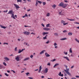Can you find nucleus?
I'll list each match as a JSON object with an SVG mask.
<instances>
[{
  "instance_id": "nucleus-1",
  "label": "nucleus",
  "mask_w": 79,
  "mask_h": 79,
  "mask_svg": "<svg viewBox=\"0 0 79 79\" xmlns=\"http://www.w3.org/2000/svg\"><path fill=\"white\" fill-rule=\"evenodd\" d=\"M66 70L65 69L64 70L65 72V73H66L68 74V75L71 76V73L69 72V69L66 68Z\"/></svg>"
},
{
  "instance_id": "nucleus-2",
  "label": "nucleus",
  "mask_w": 79,
  "mask_h": 79,
  "mask_svg": "<svg viewBox=\"0 0 79 79\" xmlns=\"http://www.w3.org/2000/svg\"><path fill=\"white\" fill-rule=\"evenodd\" d=\"M20 57L19 56V55H17L16 56L15 59L17 61H20Z\"/></svg>"
},
{
  "instance_id": "nucleus-3",
  "label": "nucleus",
  "mask_w": 79,
  "mask_h": 79,
  "mask_svg": "<svg viewBox=\"0 0 79 79\" xmlns=\"http://www.w3.org/2000/svg\"><path fill=\"white\" fill-rule=\"evenodd\" d=\"M61 24H63V26H65V25H66V24H68V23H65V21L63 20H62L61 21Z\"/></svg>"
},
{
  "instance_id": "nucleus-4",
  "label": "nucleus",
  "mask_w": 79,
  "mask_h": 79,
  "mask_svg": "<svg viewBox=\"0 0 79 79\" xmlns=\"http://www.w3.org/2000/svg\"><path fill=\"white\" fill-rule=\"evenodd\" d=\"M23 34H24L25 35H28L30 34V32L27 31H25L23 32Z\"/></svg>"
},
{
  "instance_id": "nucleus-5",
  "label": "nucleus",
  "mask_w": 79,
  "mask_h": 79,
  "mask_svg": "<svg viewBox=\"0 0 79 79\" xmlns=\"http://www.w3.org/2000/svg\"><path fill=\"white\" fill-rule=\"evenodd\" d=\"M46 52V50H43L40 53V55H42V54H44V52Z\"/></svg>"
},
{
  "instance_id": "nucleus-6",
  "label": "nucleus",
  "mask_w": 79,
  "mask_h": 79,
  "mask_svg": "<svg viewBox=\"0 0 79 79\" xmlns=\"http://www.w3.org/2000/svg\"><path fill=\"white\" fill-rule=\"evenodd\" d=\"M53 45L55 46V48H58V46H57V44H56V42L54 43Z\"/></svg>"
},
{
  "instance_id": "nucleus-7",
  "label": "nucleus",
  "mask_w": 79,
  "mask_h": 79,
  "mask_svg": "<svg viewBox=\"0 0 79 79\" xmlns=\"http://www.w3.org/2000/svg\"><path fill=\"white\" fill-rule=\"evenodd\" d=\"M45 55L46 57H49V56H50V55L48 54V53L47 52H46L45 53Z\"/></svg>"
},
{
  "instance_id": "nucleus-8",
  "label": "nucleus",
  "mask_w": 79,
  "mask_h": 79,
  "mask_svg": "<svg viewBox=\"0 0 79 79\" xmlns=\"http://www.w3.org/2000/svg\"><path fill=\"white\" fill-rule=\"evenodd\" d=\"M24 50H25V48L21 50L20 49H19L18 52V53H21V52H23Z\"/></svg>"
},
{
  "instance_id": "nucleus-9",
  "label": "nucleus",
  "mask_w": 79,
  "mask_h": 79,
  "mask_svg": "<svg viewBox=\"0 0 79 79\" xmlns=\"http://www.w3.org/2000/svg\"><path fill=\"white\" fill-rule=\"evenodd\" d=\"M43 29L44 31H49V30H50V28H44Z\"/></svg>"
},
{
  "instance_id": "nucleus-10",
  "label": "nucleus",
  "mask_w": 79,
  "mask_h": 79,
  "mask_svg": "<svg viewBox=\"0 0 79 79\" xmlns=\"http://www.w3.org/2000/svg\"><path fill=\"white\" fill-rule=\"evenodd\" d=\"M14 6H15L16 10H17V9H18V8H19V6H18V5L15 4H14Z\"/></svg>"
},
{
  "instance_id": "nucleus-11",
  "label": "nucleus",
  "mask_w": 79,
  "mask_h": 79,
  "mask_svg": "<svg viewBox=\"0 0 79 79\" xmlns=\"http://www.w3.org/2000/svg\"><path fill=\"white\" fill-rule=\"evenodd\" d=\"M7 14H10V15H12V14H13V10H9Z\"/></svg>"
},
{
  "instance_id": "nucleus-12",
  "label": "nucleus",
  "mask_w": 79,
  "mask_h": 79,
  "mask_svg": "<svg viewBox=\"0 0 79 79\" xmlns=\"http://www.w3.org/2000/svg\"><path fill=\"white\" fill-rule=\"evenodd\" d=\"M68 5L66 4H64V3L63 4V5L62 6V8H65L66 7V6H67Z\"/></svg>"
},
{
  "instance_id": "nucleus-13",
  "label": "nucleus",
  "mask_w": 79,
  "mask_h": 79,
  "mask_svg": "<svg viewBox=\"0 0 79 79\" xmlns=\"http://www.w3.org/2000/svg\"><path fill=\"white\" fill-rule=\"evenodd\" d=\"M63 57L64 59H66V60H67V61H69V59L68 58V57L64 56Z\"/></svg>"
},
{
  "instance_id": "nucleus-14",
  "label": "nucleus",
  "mask_w": 79,
  "mask_h": 79,
  "mask_svg": "<svg viewBox=\"0 0 79 79\" xmlns=\"http://www.w3.org/2000/svg\"><path fill=\"white\" fill-rule=\"evenodd\" d=\"M48 69L47 68L45 69L44 73H47V72H48Z\"/></svg>"
},
{
  "instance_id": "nucleus-15",
  "label": "nucleus",
  "mask_w": 79,
  "mask_h": 79,
  "mask_svg": "<svg viewBox=\"0 0 79 79\" xmlns=\"http://www.w3.org/2000/svg\"><path fill=\"white\" fill-rule=\"evenodd\" d=\"M42 69V65H41L39 67V69L38 71V73H40L41 72V70Z\"/></svg>"
},
{
  "instance_id": "nucleus-16",
  "label": "nucleus",
  "mask_w": 79,
  "mask_h": 79,
  "mask_svg": "<svg viewBox=\"0 0 79 79\" xmlns=\"http://www.w3.org/2000/svg\"><path fill=\"white\" fill-rule=\"evenodd\" d=\"M30 60V58L27 57L24 59L23 61H27V60Z\"/></svg>"
},
{
  "instance_id": "nucleus-17",
  "label": "nucleus",
  "mask_w": 79,
  "mask_h": 79,
  "mask_svg": "<svg viewBox=\"0 0 79 79\" xmlns=\"http://www.w3.org/2000/svg\"><path fill=\"white\" fill-rule=\"evenodd\" d=\"M59 6H62L63 5V2H60L59 5Z\"/></svg>"
},
{
  "instance_id": "nucleus-18",
  "label": "nucleus",
  "mask_w": 79,
  "mask_h": 79,
  "mask_svg": "<svg viewBox=\"0 0 79 79\" xmlns=\"http://www.w3.org/2000/svg\"><path fill=\"white\" fill-rule=\"evenodd\" d=\"M46 34H48V32H44L42 33L43 35H46Z\"/></svg>"
},
{
  "instance_id": "nucleus-19",
  "label": "nucleus",
  "mask_w": 79,
  "mask_h": 79,
  "mask_svg": "<svg viewBox=\"0 0 79 79\" xmlns=\"http://www.w3.org/2000/svg\"><path fill=\"white\" fill-rule=\"evenodd\" d=\"M11 17L12 18H13V19H16V18H15V17L14 14H12Z\"/></svg>"
},
{
  "instance_id": "nucleus-20",
  "label": "nucleus",
  "mask_w": 79,
  "mask_h": 79,
  "mask_svg": "<svg viewBox=\"0 0 79 79\" xmlns=\"http://www.w3.org/2000/svg\"><path fill=\"white\" fill-rule=\"evenodd\" d=\"M4 59L6 61H9L10 60V59L8 58L7 57H5Z\"/></svg>"
},
{
  "instance_id": "nucleus-21",
  "label": "nucleus",
  "mask_w": 79,
  "mask_h": 79,
  "mask_svg": "<svg viewBox=\"0 0 79 79\" xmlns=\"http://www.w3.org/2000/svg\"><path fill=\"white\" fill-rule=\"evenodd\" d=\"M0 26L1 28H3V29H6V27H4L1 25H0Z\"/></svg>"
},
{
  "instance_id": "nucleus-22",
  "label": "nucleus",
  "mask_w": 79,
  "mask_h": 79,
  "mask_svg": "<svg viewBox=\"0 0 79 79\" xmlns=\"http://www.w3.org/2000/svg\"><path fill=\"white\" fill-rule=\"evenodd\" d=\"M59 65V64H58V63H56V64H55V65H54V66H53L54 68H55V67H56L57 66H58Z\"/></svg>"
},
{
  "instance_id": "nucleus-23",
  "label": "nucleus",
  "mask_w": 79,
  "mask_h": 79,
  "mask_svg": "<svg viewBox=\"0 0 79 79\" xmlns=\"http://www.w3.org/2000/svg\"><path fill=\"white\" fill-rule=\"evenodd\" d=\"M50 16V13H48L46 14V16L49 17V16Z\"/></svg>"
},
{
  "instance_id": "nucleus-24",
  "label": "nucleus",
  "mask_w": 79,
  "mask_h": 79,
  "mask_svg": "<svg viewBox=\"0 0 79 79\" xmlns=\"http://www.w3.org/2000/svg\"><path fill=\"white\" fill-rule=\"evenodd\" d=\"M69 52L71 53H73V51L72 50V48H70L69 50Z\"/></svg>"
},
{
  "instance_id": "nucleus-25",
  "label": "nucleus",
  "mask_w": 79,
  "mask_h": 79,
  "mask_svg": "<svg viewBox=\"0 0 79 79\" xmlns=\"http://www.w3.org/2000/svg\"><path fill=\"white\" fill-rule=\"evenodd\" d=\"M38 3H39V2H38V0L36 1V4L35 5V6H37L38 5Z\"/></svg>"
},
{
  "instance_id": "nucleus-26",
  "label": "nucleus",
  "mask_w": 79,
  "mask_h": 79,
  "mask_svg": "<svg viewBox=\"0 0 79 79\" xmlns=\"http://www.w3.org/2000/svg\"><path fill=\"white\" fill-rule=\"evenodd\" d=\"M66 39H67V38H62V39H60V40H66Z\"/></svg>"
},
{
  "instance_id": "nucleus-27",
  "label": "nucleus",
  "mask_w": 79,
  "mask_h": 79,
  "mask_svg": "<svg viewBox=\"0 0 79 79\" xmlns=\"http://www.w3.org/2000/svg\"><path fill=\"white\" fill-rule=\"evenodd\" d=\"M54 35L55 36H58V34L57 33H54Z\"/></svg>"
},
{
  "instance_id": "nucleus-28",
  "label": "nucleus",
  "mask_w": 79,
  "mask_h": 79,
  "mask_svg": "<svg viewBox=\"0 0 79 79\" xmlns=\"http://www.w3.org/2000/svg\"><path fill=\"white\" fill-rule=\"evenodd\" d=\"M63 53H64L65 55H68V52H66L65 51H64Z\"/></svg>"
},
{
  "instance_id": "nucleus-29",
  "label": "nucleus",
  "mask_w": 79,
  "mask_h": 79,
  "mask_svg": "<svg viewBox=\"0 0 79 79\" xmlns=\"http://www.w3.org/2000/svg\"><path fill=\"white\" fill-rule=\"evenodd\" d=\"M50 24L49 23L48 24H47V25H46V27H48L49 26H50Z\"/></svg>"
},
{
  "instance_id": "nucleus-30",
  "label": "nucleus",
  "mask_w": 79,
  "mask_h": 79,
  "mask_svg": "<svg viewBox=\"0 0 79 79\" xmlns=\"http://www.w3.org/2000/svg\"><path fill=\"white\" fill-rule=\"evenodd\" d=\"M68 20L70 21H74V19H68Z\"/></svg>"
},
{
  "instance_id": "nucleus-31",
  "label": "nucleus",
  "mask_w": 79,
  "mask_h": 79,
  "mask_svg": "<svg viewBox=\"0 0 79 79\" xmlns=\"http://www.w3.org/2000/svg\"><path fill=\"white\" fill-rule=\"evenodd\" d=\"M29 74H30V73H29V72H27V73H25V74L27 76H28Z\"/></svg>"
},
{
  "instance_id": "nucleus-32",
  "label": "nucleus",
  "mask_w": 79,
  "mask_h": 79,
  "mask_svg": "<svg viewBox=\"0 0 79 79\" xmlns=\"http://www.w3.org/2000/svg\"><path fill=\"white\" fill-rule=\"evenodd\" d=\"M75 40H76V42H77L78 43H79V40H77V38H75Z\"/></svg>"
},
{
  "instance_id": "nucleus-33",
  "label": "nucleus",
  "mask_w": 79,
  "mask_h": 79,
  "mask_svg": "<svg viewBox=\"0 0 79 79\" xmlns=\"http://www.w3.org/2000/svg\"><path fill=\"white\" fill-rule=\"evenodd\" d=\"M68 35H73V33L69 32L68 33Z\"/></svg>"
},
{
  "instance_id": "nucleus-34",
  "label": "nucleus",
  "mask_w": 79,
  "mask_h": 79,
  "mask_svg": "<svg viewBox=\"0 0 79 79\" xmlns=\"http://www.w3.org/2000/svg\"><path fill=\"white\" fill-rule=\"evenodd\" d=\"M56 6L55 5V4L53 5L52 6V7L53 8H55V7Z\"/></svg>"
},
{
  "instance_id": "nucleus-35",
  "label": "nucleus",
  "mask_w": 79,
  "mask_h": 79,
  "mask_svg": "<svg viewBox=\"0 0 79 79\" xmlns=\"http://www.w3.org/2000/svg\"><path fill=\"white\" fill-rule=\"evenodd\" d=\"M16 0L18 3V2H22V0Z\"/></svg>"
},
{
  "instance_id": "nucleus-36",
  "label": "nucleus",
  "mask_w": 79,
  "mask_h": 79,
  "mask_svg": "<svg viewBox=\"0 0 79 79\" xmlns=\"http://www.w3.org/2000/svg\"><path fill=\"white\" fill-rule=\"evenodd\" d=\"M56 61V59H54L53 60H51V61H52V62H53L54 61Z\"/></svg>"
},
{
  "instance_id": "nucleus-37",
  "label": "nucleus",
  "mask_w": 79,
  "mask_h": 79,
  "mask_svg": "<svg viewBox=\"0 0 79 79\" xmlns=\"http://www.w3.org/2000/svg\"><path fill=\"white\" fill-rule=\"evenodd\" d=\"M70 56H72V57H73L74 56V54L73 53H71Z\"/></svg>"
},
{
  "instance_id": "nucleus-38",
  "label": "nucleus",
  "mask_w": 79,
  "mask_h": 79,
  "mask_svg": "<svg viewBox=\"0 0 79 79\" xmlns=\"http://www.w3.org/2000/svg\"><path fill=\"white\" fill-rule=\"evenodd\" d=\"M3 64H4V66H6V63H5V62H4L3 63Z\"/></svg>"
},
{
  "instance_id": "nucleus-39",
  "label": "nucleus",
  "mask_w": 79,
  "mask_h": 79,
  "mask_svg": "<svg viewBox=\"0 0 79 79\" xmlns=\"http://www.w3.org/2000/svg\"><path fill=\"white\" fill-rule=\"evenodd\" d=\"M15 52L17 51L18 50H17V47H16L15 48Z\"/></svg>"
},
{
  "instance_id": "nucleus-40",
  "label": "nucleus",
  "mask_w": 79,
  "mask_h": 79,
  "mask_svg": "<svg viewBox=\"0 0 79 79\" xmlns=\"http://www.w3.org/2000/svg\"><path fill=\"white\" fill-rule=\"evenodd\" d=\"M43 5H45V4H46V2H43Z\"/></svg>"
},
{
  "instance_id": "nucleus-41",
  "label": "nucleus",
  "mask_w": 79,
  "mask_h": 79,
  "mask_svg": "<svg viewBox=\"0 0 79 79\" xmlns=\"http://www.w3.org/2000/svg\"><path fill=\"white\" fill-rule=\"evenodd\" d=\"M11 71H12V72L14 73H16V72H15V71L13 70H11Z\"/></svg>"
},
{
  "instance_id": "nucleus-42",
  "label": "nucleus",
  "mask_w": 79,
  "mask_h": 79,
  "mask_svg": "<svg viewBox=\"0 0 79 79\" xmlns=\"http://www.w3.org/2000/svg\"><path fill=\"white\" fill-rule=\"evenodd\" d=\"M24 27H31L30 26H26V25H24Z\"/></svg>"
},
{
  "instance_id": "nucleus-43",
  "label": "nucleus",
  "mask_w": 79,
  "mask_h": 79,
  "mask_svg": "<svg viewBox=\"0 0 79 79\" xmlns=\"http://www.w3.org/2000/svg\"><path fill=\"white\" fill-rule=\"evenodd\" d=\"M47 64L48 66H50V63H48Z\"/></svg>"
},
{
  "instance_id": "nucleus-44",
  "label": "nucleus",
  "mask_w": 79,
  "mask_h": 79,
  "mask_svg": "<svg viewBox=\"0 0 79 79\" xmlns=\"http://www.w3.org/2000/svg\"><path fill=\"white\" fill-rule=\"evenodd\" d=\"M59 76H61L62 77H63V74H61V75H59Z\"/></svg>"
},
{
  "instance_id": "nucleus-45",
  "label": "nucleus",
  "mask_w": 79,
  "mask_h": 79,
  "mask_svg": "<svg viewBox=\"0 0 79 79\" xmlns=\"http://www.w3.org/2000/svg\"><path fill=\"white\" fill-rule=\"evenodd\" d=\"M34 56H33V55H31V56H30V58H33V57Z\"/></svg>"
},
{
  "instance_id": "nucleus-46",
  "label": "nucleus",
  "mask_w": 79,
  "mask_h": 79,
  "mask_svg": "<svg viewBox=\"0 0 79 79\" xmlns=\"http://www.w3.org/2000/svg\"><path fill=\"white\" fill-rule=\"evenodd\" d=\"M47 39V37H46L45 36L44 37H43V39L44 40H45V39Z\"/></svg>"
},
{
  "instance_id": "nucleus-47",
  "label": "nucleus",
  "mask_w": 79,
  "mask_h": 79,
  "mask_svg": "<svg viewBox=\"0 0 79 79\" xmlns=\"http://www.w3.org/2000/svg\"><path fill=\"white\" fill-rule=\"evenodd\" d=\"M38 2H39L40 4H41L42 3V2L40 1H38Z\"/></svg>"
},
{
  "instance_id": "nucleus-48",
  "label": "nucleus",
  "mask_w": 79,
  "mask_h": 79,
  "mask_svg": "<svg viewBox=\"0 0 79 79\" xmlns=\"http://www.w3.org/2000/svg\"><path fill=\"white\" fill-rule=\"evenodd\" d=\"M74 23L75 24H79V23L75 22H74Z\"/></svg>"
},
{
  "instance_id": "nucleus-49",
  "label": "nucleus",
  "mask_w": 79,
  "mask_h": 79,
  "mask_svg": "<svg viewBox=\"0 0 79 79\" xmlns=\"http://www.w3.org/2000/svg\"><path fill=\"white\" fill-rule=\"evenodd\" d=\"M5 75L6 76H9L8 74H7L6 73H5Z\"/></svg>"
},
{
  "instance_id": "nucleus-50",
  "label": "nucleus",
  "mask_w": 79,
  "mask_h": 79,
  "mask_svg": "<svg viewBox=\"0 0 79 79\" xmlns=\"http://www.w3.org/2000/svg\"><path fill=\"white\" fill-rule=\"evenodd\" d=\"M28 78L29 79H33V78L32 77H28Z\"/></svg>"
},
{
  "instance_id": "nucleus-51",
  "label": "nucleus",
  "mask_w": 79,
  "mask_h": 79,
  "mask_svg": "<svg viewBox=\"0 0 79 79\" xmlns=\"http://www.w3.org/2000/svg\"><path fill=\"white\" fill-rule=\"evenodd\" d=\"M61 13H62V11H61L59 13V15H61Z\"/></svg>"
},
{
  "instance_id": "nucleus-52",
  "label": "nucleus",
  "mask_w": 79,
  "mask_h": 79,
  "mask_svg": "<svg viewBox=\"0 0 79 79\" xmlns=\"http://www.w3.org/2000/svg\"><path fill=\"white\" fill-rule=\"evenodd\" d=\"M5 44H6V45H8V43H3L4 45H5Z\"/></svg>"
},
{
  "instance_id": "nucleus-53",
  "label": "nucleus",
  "mask_w": 79,
  "mask_h": 79,
  "mask_svg": "<svg viewBox=\"0 0 79 79\" xmlns=\"http://www.w3.org/2000/svg\"><path fill=\"white\" fill-rule=\"evenodd\" d=\"M25 17H27V16H28V15H27V14H26L25 15Z\"/></svg>"
},
{
  "instance_id": "nucleus-54",
  "label": "nucleus",
  "mask_w": 79,
  "mask_h": 79,
  "mask_svg": "<svg viewBox=\"0 0 79 79\" xmlns=\"http://www.w3.org/2000/svg\"><path fill=\"white\" fill-rule=\"evenodd\" d=\"M44 77H44V76H41V78L42 79H43V78H44Z\"/></svg>"
},
{
  "instance_id": "nucleus-55",
  "label": "nucleus",
  "mask_w": 79,
  "mask_h": 79,
  "mask_svg": "<svg viewBox=\"0 0 79 79\" xmlns=\"http://www.w3.org/2000/svg\"><path fill=\"white\" fill-rule=\"evenodd\" d=\"M74 66L73 65L71 67V69H73V68H74Z\"/></svg>"
},
{
  "instance_id": "nucleus-56",
  "label": "nucleus",
  "mask_w": 79,
  "mask_h": 79,
  "mask_svg": "<svg viewBox=\"0 0 79 79\" xmlns=\"http://www.w3.org/2000/svg\"><path fill=\"white\" fill-rule=\"evenodd\" d=\"M41 25H42V26H43V27H45V25H44V24H42Z\"/></svg>"
},
{
  "instance_id": "nucleus-57",
  "label": "nucleus",
  "mask_w": 79,
  "mask_h": 79,
  "mask_svg": "<svg viewBox=\"0 0 79 79\" xmlns=\"http://www.w3.org/2000/svg\"><path fill=\"white\" fill-rule=\"evenodd\" d=\"M14 56V55L13 54H11L10 55V56Z\"/></svg>"
},
{
  "instance_id": "nucleus-58",
  "label": "nucleus",
  "mask_w": 79,
  "mask_h": 79,
  "mask_svg": "<svg viewBox=\"0 0 79 79\" xmlns=\"http://www.w3.org/2000/svg\"><path fill=\"white\" fill-rule=\"evenodd\" d=\"M49 43V41H47L46 43V44H48Z\"/></svg>"
},
{
  "instance_id": "nucleus-59",
  "label": "nucleus",
  "mask_w": 79,
  "mask_h": 79,
  "mask_svg": "<svg viewBox=\"0 0 79 79\" xmlns=\"http://www.w3.org/2000/svg\"><path fill=\"white\" fill-rule=\"evenodd\" d=\"M67 31L66 30H64L63 31V32H64V33H66V32Z\"/></svg>"
},
{
  "instance_id": "nucleus-60",
  "label": "nucleus",
  "mask_w": 79,
  "mask_h": 79,
  "mask_svg": "<svg viewBox=\"0 0 79 79\" xmlns=\"http://www.w3.org/2000/svg\"><path fill=\"white\" fill-rule=\"evenodd\" d=\"M64 66H65V68H68V66L66 65H64Z\"/></svg>"
},
{
  "instance_id": "nucleus-61",
  "label": "nucleus",
  "mask_w": 79,
  "mask_h": 79,
  "mask_svg": "<svg viewBox=\"0 0 79 79\" xmlns=\"http://www.w3.org/2000/svg\"><path fill=\"white\" fill-rule=\"evenodd\" d=\"M31 34H33V35H35V34L33 32H32L31 33Z\"/></svg>"
},
{
  "instance_id": "nucleus-62",
  "label": "nucleus",
  "mask_w": 79,
  "mask_h": 79,
  "mask_svg": "<svg viewBox=\"0 0 79 79\" xmlns=\"http://www.w3.org/2000/svg\"><path fill=\"white\" fill-rule=\"evenodd\" d=\"M8 12V10H6V11L4 10L3 12H6V13Z\"/></svg>"
},
{
  "instance_id": "nucleus-63",
  "label": "nucleus",
  "mask_w": 79,
  "mask_h": 79,
  "mask_svg": "<svg viewBox=\"0 0 79 79\" xmlns=\"http://www.w3.org/2000/svg\"><path fill=\"white\" fill-rule=\"evenodd\" d=\"M71 79H76V78L75 77H72L71 78Z\"/></svg>"
},
{
  "instance_id": "nucleus-64",
  "label": "nucleus",
  "mask_w": 79,
  "mask_h": 79,
  "mask_svg": "<svg viewBox=\"0 0 79 79\" xmlns=\"http://www.w3.org/2000/svg\"><path fill=\"white\" fill-rule=\"evenodd\" d=\"M31 11V9H28L27 10V11Z\"/></svg>"
}]
</instances>
